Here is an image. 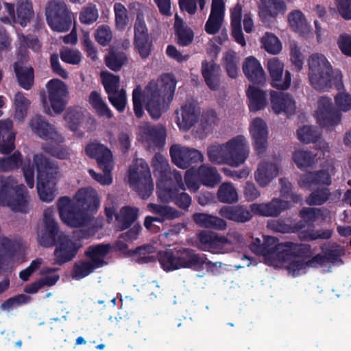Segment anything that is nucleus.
I'll return each mask as SVG.
<instances>
[{
	"mask_svg": "<svg viewBox=\"0 0 351 351\" xmlns=\"http://www.w3.org/2000/svg\"><path fill=\"white\" fill-rule=\"evenodd\" d=\"M177 81L171 73L161 75L160 82H149L143 90L141 85H137L132 91V104L135 116L141 119L144 114L143 102L145 109L152 119L158 120L162 112L169 107L172 101Z\"/></svg>",
	"mask_w": 351,
	"mask_h": 351,
	"instance_id": "1",
	"label": "nucleus"
},
{
	"mask_svg": "<svg viewBox=\"0 0 351 351\" xmlns=\"http://www.w3.org/2000/svg\"><path fill=\"white\" fill-rule=\"evenodd\" d=\"M57 207L61 220L68 226L78 228L86 225L88 223V187L79 189L73 198L60 197Z\"/></svg>",
	"mask_w": 351,
	"mask_h": 351,
	"instance_id": "2",
	"label": "nucleus"
},
{
	"mask_svg": "<svg viewBox=\"0 0 351 351\" xmlns=\"http://www.w3.org/2000/svg\"><path fill=\"white\" fill-rule=\"evenodd\" d=\"M308 68L309 81L315 90L326 91L332 85L339 90L343 88L341 72L332 70L330 63L324 55H311L308 59Z\"/></svg>",
	"mask_w": 351,
	"mask_h": 351,
	"instance_id": "3",
	"label": "nucleus"
},
{
	"mask_svg": "<svg viewBox=\"0 0 351 351\" xmlns=\"http://www.w3.org/2000/svg\"><path fill=\"white\" fill-rule=\"evenodd\" d=\"M34 162L37 171V191L43 202H52L56 196L55 180L59 173L58 166L43 154H35Z\"/></svg>",
	"mask_w": 351,
	"mask_h": 351,
	"instance_id": "4",
	"label": "nucleus"
},
{
	"mask_svg": "<svg viewBox=\"0 0 351 351\" xmlns=\"http://www.w3.org/2000/svg\"><path fill=\"white\" fill-rule=\"evenodd\" d=\"M0 206L14 212H28V192L23 184H17L12 176H0Z\"/></svg>",
	"mask_w": 351,
	"mask_h": 351,
	"instance_id": "5",
	"label": "nucleus"
},
{
	"mask_svg": "<svg viewBox=\"0 0 351 351\" xmlns=\"http://www.w3.org/2000/svg\"><path fill=\"white\" fill-rule=\"evenodd\" d=\"M47 23L51 29L65 32L72 25V14L63 0L50 1L45 9Z\"/></svg>",
	"mask_w": 351,
	"mask_h": 351,
	"instance_id": "6",
	"label": "nucleus"
},
{
	"mask_svg": "<svg viewBox=\"0 0 351 351\" xmlns=\"http://www.w3.org/2000/svg\"><path fill=\"white\" fill-rule=\"evenodd\" d=\"M128 180L138 195L143 199L149 197L154 191V183L148 165L141 161L140 167L130 168Z\"/></svg>",
	"mask_w": 351,
	"mask_h": 351,
	"instance_id": "7",
	"label": "nucleus"
},
{
	"mask_svg": "<svg viewBox=\"0 0 351 351\" xmlns=\"http://www.w3.org/2000/svg\"><path fill=\"white\" fill-rule=\"evenodd\" d=\"M54 263L58 265L72 261L76 256L81 244L73 241V239L64 232H60L58 242L54 245Z\"/></svg>",
	"mask_w": 351,
	"mask_h": 351,
	"instance_id": "8",
	"label": "nucleus"
},
{
	"mask_svg": "<svg viewBox=\"0 0 351 351\" xmlns=\"http://www.w3.org/2000/svg\"><path fill=\"white\" fill-rule=\"evenodd\" d=\"M318 108L317 119L322 128L330 130L341 122V113L334 107L331 99L322 97L318 100Z\"/></svg>",
	"mask_w": 351,
	"mask_h": 351,
	"instance_id": "9",
	"label": "nucleus"
},
{
	"mask_svg": "<svg viewBox=\"0 0 351 351\" xmlns=\"http://www.w3.org/2000/svg\"><path fill=\"white\" fill-rule=\"evenodd\" d=\"M227 150L229 165L239 167L243 164L249 155L247 141L243 135L232 138L224 143Z\"/></svg>",
	"mask_w": 351,
	"mask_h": 351,
	"instance_id": "10",
	"label": "nucleus"
},
{
	"mask_svg": "<svg viewBox=\"0 0 351 351\" xmlns=\"http://www.w3.org/2000/svg\"><path fill=\"white\" fill-rule=\"evenodd\" d=\"M172 162L178 167L187 169L190 166L195 165L204 159L201 152L193 148L181 147L173 145L169 150Z\"/></svg>",
	"mask_w": 351,
	"mask_h": 351,
	"instance_id": "11",
	"label": "nucleus"
},
{
	"mask_svg": "<svg viewBox=\"0 0 351 351\" xmlns=\"http://www.w3.org/2000/svg\"><path fill=\"white\" fill-rule=\"evenodd\" d=\"M46 87L50 106L54 113H62L67 104L68 88L66 84L59 79H52L47 82Z\"/></svg>",
	"mask_w": 351,
	"mask_h": 351,
	"instance_id": "12",
	"label": "nucleus"
},
{
	"mask_svg": "<svg viewBox=\"0 0 351 351\" xmlns=\"http://www.w3.org/2000/svg\"><path fill=\"white\" fill-rule=\"evenodd\" d=\"M267 69L271 77V85L278 90H287L291 85V74L286 71L283 76L284 64L277 58L268 60Z\"/></svg>",
	"mask_w": 351,
	"mask_h": 351,
	"instance_id": "13",
	"label": "nucleus"
},
{
	"mask_svg": "<svg viewBox=\"0 0 351 351\" xmlns=\"http://www.w3.org/2000/svg\"><path fill=\"white\" fill-rule=\"evenodd\" d=\"M278 261L286 263L291 258H308L313 255L311 246L292 241L281 242L278 247Z\"/></svg>",
	"mask_w": 351,
	"mask_h": 351,
	"instance_id": "14",
	"label": "nucleus"
},
{
	"mask_svg": "<svg viewBox=\"0 0 351 351\" xmlns=\"http://www.w3.org/2000/svg\"><path fill=\"white\" fill-rule=\"evenodd\" d=\"M60 228L58 222L55 220L52 212L45 210L44 212L43 230L38 242L45 247H51L58 242L60 235Z\"/></svg>",
	"mask_w": 351,
	"mask_h": 351,
	"instance_id": "15",
	"label": "nucleus"
},
{
	"mask_svg": "<svg viewBox=\"0 0 351 351\" xmlns=\"http://www.w3.org/2000/svg\"><path fill=\"white\" fill-rule=\"evenodd\" d=\"M29 126L34 134L43 140L63 141V137L58 134L54 126L41 115L33 116L29 121Z\"/></svg>",
	"mask_w": 351,
	"mask_h": 351,
	"instance_id": "16",
	"label": "nucleus"
},
{
	"mask_svg": "<svg viewBox=\"0 0 351 351\" xmlns=\"http://www.w3.org/2000/svg\"><path fill=\"white\" fill-rule=\"evenodd\" d=\"M177 258L180 268L197 269L206 265L208 267H215L217 263H213L207 259L205 255L195 253L194 250L182 248L177 251Z\"/></svg>",
	"mask_w": 351,
	"mask_h": 351,
	"instance_id": "17",
	"label": "nucleus"
},
{
	"mask_svg": "<svg viewBox=\"0 0 351 351\" xmlns=\"http://www.w3.org/2000/svg\"><path fill=\"white\" fill-rule=\"evenodd\" d=\"M89 157L96 160L98 167L102 171H113V155L106 146L100 143H89Z\"/></svg>",
	"mask_w": 351,
	"mask_h": 351,
	"instance_id": "18",
	"label": "nucleus"
},
{
	"mask_svg": "<svg viewBox=\"0 0 351 351\" xmlns=\"http://www.w3.org/2000/svg\"><path fill=\"white\" fill-rule=\"evenodd\" d=\"M254 147L257 154H263L267 145L268 130L265 121L259 117L254 118L250 125Z\"/></svg>",
	"mask_w": 351,
	"mask_h": 351,
	"instance_id": "19",
	"label": "nucleus"
},
{
	"mask_svg": "<svg viewBox=\"0 0 351 351\" xmlns=\"http://www.w3.org/2000/svg\"><path fill=\"white\" fill-rule=\"evenodd\" d=\"M270 101L272 110L276 114L283 112L287 114L292 115L295 112V102L289 93L271 90Z\"/></svg>",
	"mask_w": 351,
	"mask_h": 351,
	"instance_id": "20",
	"label": "nucleus"
},
{
	"mask_svg": "<svg viewBox=\"0 0 351 351\" xmlns=\"http://www.w3.org/2000/svg\"><path fill=\"white\" fill-rule=\"evenodd\" d=\"M243 71L247 80L254 84L263 85L266 75L260 62L254 56L247 57L243 64Z\"/></svg>",
	"mask_w": 351,
	"mask_h": 351,
	"instance_id": "21",
	"label": "nucleus"
},
{
	"mask_svg": "<svg viewBox=\"0 0 351 351\" xmlns=\"http://www.w3.org/2000/svg\"><path fill=\"white\" fill-rule=\"evenodd\" d=\"M220 66L214 61L202 62L201 73L205 84L211 90H217L220 87Z\"/></svg>",
	"mask_w": 351,
	"mask_h": 351,
	"instance_id": "22",
	"label": "nucleus"
},
{
	"mask_svg": "<svg viewBox=\"0 0 351 351\" xmlns=\"http://www.w3.org/2000/svg\"><path fill=\"white\" fill-rule=\"evenodd\" d=\"M219 213L222 217L237 223H243L252 218V212L243 205L222 206Z\"/></svg>",
	"mask_w": 351,
	"mask_h": 351,
	"instance_id": "23",
	"label": "nucleus"
},
{
	"mask_svg": "<svg viewBox=\"0 0 351 351\" xmlns=\"http://www.w3.org/2000/svg\"><path fill=\"white\" fill-rule=\"evenodd\" d=\"M157 193L159 198L165 202H171L184 210H188L191 204V196L185 192H180L178 189H165Z\"/></svg>",
	"mask_w": 351,
	"mask_h": 351,
	"instance_id": "24",
	"label": "nucleus"
},
{
	"mask_svg": "<svg viewBox=\"0 0 351 351\" xmlns=\"http://www.w3.org/2000/svg\"><path fill=\"white\" fill-rule=\"evenodd\" d=\"M12 128V121H0V153L3 154H9L15 149V133Z\"/></svg>",
	"mask_w": 351,
	"mask_h": 351,
	"instance_id": "25",
	"label": "nucleus"
},
{
	"mask_svg": "<svg viewBox=\"0 0 351 351\" xmlns=\"http://www.w3.org/2000/svg\"><path fill=\"white\" fill-rule=\"evenodd\" d=\"M289 202L278 198H274L268 203L253 204L250 206L251 211L265 217L278 216L287 206Z\"/></svg>",
	"mask_w": 351,
	"mask_h": 351,
	"instance_id": "26",
	"label": "nucleus"
},
{
	"mask_svg": "<svg viewBox=\"0 0 351 351\" xmlns=\"http://www.w3.org/2000/svg\"><path fill=\"white\" fill-rule=\"evenodd\" d=\"M147 208L158 217L147 216V224H149L150 221L162 223L166 219H174L180 216L178 210L167 206L149 203Z\"/></svg>",
	"mask_w": 351,
	"mask_h": 351,
	"instance_id": "27",
	"label": "nucleus"
},
{
	"mask_svg": "<svg viewBox=\"0 0 351 351\" xmlns=\"http://www.w3.org/2000/svg\"><path fill=\"white\" fill-rule=\"evenodd\" d=\"M14 71L19 85L25 90H29L34 84V72L32 66L24 65L23 60H19L14 64Z\"/></svg>",
	"mask_w": 351,
	"mask_h": 351,
	"instance_id": "28",
	"label": "nucleus"
},
{
	"mask_svg": "<svg viewBox=\"0 0 351 351\" xmlns=\"http://www.w3.org/2000/svg\"><path fill=\"white\" fill-rule=\"evenodd\" d=\"M200 109L196 105L189 103L181 107V120L178 117L180 128L188 130L199 120Z\"/></svg>",
	"mask_w": 351,
	"mask_h": 351,
	"instance_id": "29",
	"label": "nucleus"
},
{
	"mask_svg": "<svg viewBox=\"0 0 351 351\" xmlns=\"http://www.w3.org/2000/svg\"><path fill=\"white\" fill-rule=\"evenodd\" d=\"M299 182L306 188H310L313 185L329 186L331 184V177L327 170L322 169L302 175Z\"/></svg>",
	"mask_w": 351,
	"mask_h": 351,
	"instance_id": "30",
	"label": "nucleus"
},
{
	"mask_svg": "<svg viewBox=\"0 0 351 351\" xmlns=\"http://www.w3.org/2000/svg\"><path fill=\"white\" fill-rule=\"evenodd\" d=\"M175 36L177 44L181 47H188L192 44L194 39L193 29L184 23L183 20L177 14L174 22Z\"/></svg>",
	"mask_w": 351,
	"mask_h": 351,
	"instance_id": "31",
	"label": "nucleus"
},
{
	"mask_svg": "<svg viewBox=\"0 0 351 351\" xmlns=\"http://www.w3.org/2000/svg\"><path fill=\"white\" fill-rule=\"evenodd\" d=\"M278 173L277 165L270 162H263L258 165L255 172V180L260 186H267Z\"/></svg>",
	"mask_w": 351,
	"mask_h": 351,
	"instance_id": "32",
	"label": "nucleus"
},
{
	"mask_svg": "<svg viewBox=\"0 0 351 351\" xmlns=\"http://www.w3.org/2000/svg\"><path fill=\"white\" fill-rule=\"evenodd\" d=\"M246 95L249 100L250 112H256L264 109L267 105L266 92L253 86H249Z\"/></svg>",
	"mask_w": 351,
	"mask_h": 351,
	"instance_id": "33",
	"label": "nucleus"
},
{
	"mask_svg": "<svg viewBox=\"0 0 351 351\" xmlns=\"http://www.w3.org/2000/svg\"><path fill=\"white\" fill-rule=\"evenodd\" d=\"M192 219L197 226L202 228L223 230L227 226L224 219L206 213H195Z\"/></svg>",
	"mask_w": 351,
	"mask_h": 351,
	"instance_id": "34",
	"label": "nucleus"
},
{
	"mask_svg": "<svg viewBox=\"0 0 351 351\" xmlns=\"http://www.w3.org/2000/svg\"><path fill=\"white\" fill-rule=\"evenodd\" d=\"M138 208L125 206L121 208L120 213L116 215L117 230L123 231L130 228L138 217Z\"/></svg>",
	"mask_w": 351,
	"mask_h": 351,
	"instance_id": "35",
	"label": "nucleus"
},
{
	"mask_svg": "<svg viewBox=\"0 0 351 351\" xmlns=\"http://www.w3.org/2000/svg\"><path fill=\"white\" fill-rule=\"evenodd\" d=\"M152 166L154 175L162 181L171 180V171L167 158L159 153H156L152 158Z\"/></svg>",
	"mask_w": 351,
	"mask_h": 351,
	"instance_id": "36",
	"label": "nucleus"
},
{
	"mask_svg": "<svg viewBox=\"0 0 351 351\" xmlns=\"http://www.w3.org/2000/svg\"><path fill=\"white\" fill-rule=\"evenodd\" d=\"M16 12V23L23 27L34 17L32 3L29 0H17Z\"/></svg>",
	"mask_w": 351,
	"mask_h": 351,
	"instance_id": "37",
	"label": "nucleus"
},
{
	"mask_svg": "<svg viewBox=\"0 0 351 351\" xmlns=\"http://www.w3.org/2000/svg\"><path fill=\"white\" fill-rule=\"evenodd\" d=\"M89 104L98 117L107 119H111L113 117L114 115L112 110L97 91L94 90L90 93L89 95Z\"/></svg>",
	"mask_w": 351,
	"mask_h": 351,
	"instance_id": "38",
	"label": "nucleus"
},
{
	"mask_svg": "<svg viewBox=\"0 0 351 351\" xmlns=\"http://www.w3.org/2000/svg\"><path fill=\"white\" fill-rule=\"evenodd\" d=\"M198 178L204 186L214 187L220 182L221 177L215 167L202 165L197 169Z\"/></svg>",
	"mask_w": 351,
	"mask_h": 351,
	"instance_id": "39",
	"label": "nucleus"
},
{
	"mask_svg": "<svg viewBox=\"0 0 351 351\" xmlns=\"http://www.w3.org/2000/svg\"><path fill=\"white\" fill-rule=\"evenodd\" d=\"M262 4L261 16L275 18L280 13H285L287 10L285 3L282 0H260Z\"/></svg>",
	"mask_w": 351,
	"mask_h": 351,
	"instance_id": "40",
	"label": "nucleus"
},
{
	"mask_svg": "<svg viewBox=\"0 0 351 351\" xmlns=\"http://www.w3.org/2000/svg\"><path fill=\"white\" fill-rule=\"evenodd\" d=\"M226 147L223 144L209 145L207 148V156L210 162L215 165H228Z\"/></svg>",
	"mask_w": 351,
	"mask_h": 351,
	"instance_id": "41",
	"label": "nucleus"
},
{
	"mask_svg": "<svg viewBox=\"0 0 351 351\" xmlns=\"http://www.w3.org/2000/svg\"><path fill=\"white\" fill-rule=\"evenodd\" d=\"M144 135L147 141L155 147H161L165 143L167 134L164 128L147 126L144 130Z\"/></svg>",
	"mask_w": 351,
	"mask_h": 351,
	"instance_id": "42",
	"label": "nucleus"
},
{
	"mask_svg": "<svg viewBox=\"0 0 351 351\" xmlns=\"http://www.w3.org/2000/svg\"><path fill=\"white\" fill-rule=\"evenodd\" d=\"M157 259L161 267L165 271L180 269L177 258V251L176 253L171 251H160L158 253Z\"/></svg>",
	"mask_w": 351,
	"mask_h": 351,
	"instance_id": "43",
	"label": "nucleus"
},
{
	"mask_svg": "<svg viewBox=\"0 0 351 351\" xmlns=\"http://www.w3.org/2000/svg\"><path fill=\"white\" fill-rule=\"evenodd\" d=\"M102 84L105 91L109 95L118 93L120 84V77L108 71L101 73Z\"/></svg>",
	"mask_w": 351,
	"mask_h": 351,
	"instance_id": "44",
	"label": "nucleus"
},
{
	"mask_svg": "<svg viewBox=\"0 0 351 351\" xmlns=\"http://www.w3.org/2000/svg\"><path fill=\"white\" fill-rule=\"evenodd\" d=\"M29 105L30 101L25 97L23 93H16L14 96V118L20 121H23L27 116Z\"/></svg>",
	"mask_w": 351,
	"mask_h": 351,
	"instance_id": "45",
	"label": "nucleus"
},
{
	"mask_svg": "<svg viewBox=\"0 0 351 351\" xmlns=\"http://www.w3.org/2000/svg\"><path fill=\"white\" fill-rule=\"evenodd\" d=\"M217 199L220 202L232 204L237 202L238 194L231 183H223L218 189Z\"/></svg>",
	"mask_w": 351,
	"mask_h": 351,
	"instance_id": "46",
	"label": "nucleus"
},
{
	"mask_svg": "<svg viewBox=\"0 0 351 351\" xmlns=\"http://www.w3.org/2000/svg\"><path fill=\"white\" fill-rule=\"evenodd\" d=\"M298 138L304 143L317 142L320 137V132L315 126L304 125L297 130Z\"/></svg>",
	"mask_w": 351,
	"mask_h": 351,
	"instance_id": "47",
	"label": "nucleus"
},
{
	"mask_svg": "<svg viewBox=\"0 0 351 351\" xmlns=\"http://www.w3.org/2000/svg\"><path fill=\"white\" fill-rule=\"evenodd\" d=\"M272 237L267 236L264 238L263 243H261L260 239H256L249 245L250 250L256 255L267 256L271 255L274 252V247L268 245L270 241H274Z\"/></svg>",
	"mask_w": 351,
	"mask_h": 351,
	"instance_id": "48",
	"label": "nucleus"
},
{
	"mask_svg": "<svg viewBox=\"0 0 351 351\" xmlns=\"http://www.w3.org/2000/svg\"><path fill=\"white\" fill-rule=\"evenodd\" d=\"M322 250L326 263L339 265L343 263L341 257L344 255L345 250L340 246L336 245L335 247L322 248Z\"/></svg>",
	"mask_w": 351,
	"mask_h": 351,
	"instance_id": "49",
	"label": "nucleus"
},
{
	"mask_svg": "<svg viewBox=\"0 0 351 351\" xmlns=\"http://www.w3.org/2000/svg\"><path fill=\"white\" fill-rule=\"evenodd\" d=\"M223 64L228 75L235 79L238 75L239 60L234 51L226 52L223 58Z\"/></svg>",
	"mask_w": 351,
	"mask_h": 351,
	"instance_id": "50",
	"label": "nucleus"
},
{
	"mask_svg": "<svg viewBox=\"0 0 351 351\" xmlns=\"http://www.w3.org/2000/svg\"><path fill=\"white\" fill-rule=\"evenodd\" d=\"M315 158V155L310 151L298 150L293 154V160L300 169L311 167Z\"/></svg>",
	"mask_w": 351,
	"mask_h": 351,
	"instance_id": "51",
	"label": "nucleus"
},
{
	"mask_svg": "<svg viewBox=\"0 0 351 351\" xmlns=\"http://www.w3.org/2000/svg\"><path fill=\"white\" fill-rule=\"evenodd\" d=\"M22 163V156L20 152H15L11 156L0 158V171H8L17 169Z\"/></svg>",
	"mask_w": 351,
	"mask_h": 351,
	"instance_id": "52",
	"label": "nucleus"
},
{
	"mask_svg": "<svg viewBox=\"0 0 351 351\" xmlns=\"http://www.w3.org/2000/svg\"><path fill=\"white\" fill-rule=\"evenodd\" d=\"M261 42L266 51L271 54H278L282 50L280 40L271 33H266L261 38Z\"/></svg>",
	"mask_w": 351,
	"mask_h": 351,
	"instance_id": "53",
	"label": "nucleus"
},
{
	"mask_svg": "<svg viewBox=\"0 0 351 351\" xmlns=\"http://www.w3.org/2000/svg\"><path fill=\"white\" fill-rule=\"evenodd\" d=\"M114 11L117 28L120 30L124 29L129 21L128 10L121 3H115Z\"/></svg>",
	"mask_w": 351,
	"mask_h": 351,
	"instance_id": "54",
	"label": "nucleus"
},
{
	"mask_svg": "<svg viewBox=\"0 0 351 351\" xmlns=\"http://www.w3.org/2000/svg\"><path fill=\"white\" fill-rule=\"evenodd\" d=\"M0 249L3 252V255H1L3 258L5 256L10 259H12L15 257L19 250V245L16 241L11 240L8 237H0Z\"/></svg>",
	"mask_w": 351,
	"mask_h": 351,
	"instance_id": "55",
	"label": "nucleus"
},
{
	"mask_svg": "<svg viewBox=\"0 0 351 351\" xmlns=\"http://www.w3.org/2000/svg\"><path fill=\"white\" fill-rule=\"evenodd\" d=\"M288 21L291 28L295 32H302L306 27V19L300 10H294L289 13Z\"/></svg>",
	"mask_w": 351,
	"mask_h": 351,
	"instance_id": "56",
	"label": "nucleus"
},
{
	"mask_svg": "<svg viewBox=\"0 0 351 351\" xmlns=\"http://www.w3.org/2000/svg\"><path fill=\"white\" fill-rule=\"evenodd\" d=\"M82 119L83 113L79 107L69 109L64 116V119L72 131H76L78 129Z\"/></svg>",
	"mask_w": 351,
	"mask_h": 351,
	"instance_id": "57",
	"label": "nucleus"
},
{
	"mask_svg": "<svg viewBox=\"0 0 351 351\" xmlns=\"http://www.w3.org/2000/svg\"><path fill=\"white\" fill-rule=\"evenodd\" d=\"M134 45L142 59H147L153 49V43L149 36L134 39Z\"/></svg>",
	"mask_w": 351,
	"mask_h": 351,
	"instance_id": "58",
	"label": "nucleus"
},
{
	"mask_svg": "<svg viewBox=\"0 0 351 351\" xmlns=\"http://www.w3.org/2000/svg\"><path fill=\"white\" fill-rule=\"evenodd\" d=\"M113 247L114 250L121 252L122 254L131 257L134 256L135 253H141L146 250L149 251L153 249L151 245H143L136 247L134 250H129L126 242L119 239L114 243Z\"/></svg>",
	"mask_w": 351,
	"mask_h": 351,
	"instance_id": "59",
	"label": "nucleus"
},
{
	"mask_svg": "<svg viewBox=\"0 0 351 351\" xmlns=\"http://www.w3.org/2000/svg\"><path fill=\"white\" fill-rule=\"evenodd\" d=\"M330 195L328 189H317L310 194L306 199V203L310 206L322 205L328 199Z\"/></svg>",
	"mask_w": 351,
	"mask_h": 351,
	"instance_id": "60",
	"label": "nucleus"
},
{
	"mask_svg": "<svg viewBox=\"0 0 351 351\" xmlns=\"http://www.w3.org/2000/svg\"><path fill=\"white\" fill-rule=\"evenodd\" d=\"M126 58L121 53H110L105 58L106 66L114 71H119L123 66Z\"/></svg>",
	"mask_w": 351,
	"mask_h": 351,
	"instance_id": "61",
	"label": "nucleus"
},
{
	"mask_svg": "<svg viewBox=\"0 0 351 351\" xmlns=\"http://www.w3.org/2000/svg\"><path fill=\"white\" fill-rule=\"evenodd\" d=\"M42 150L58 159H66L69 155L68 150L59 145H54L51 143H45L42 146Z\"/></svg>",
	"mask_w": 351,
	"mask_h": 351,
	"instance_id": "62",
	"label": "nucleus"
},
{
	"mask_svg": "<svg viewBox=\"0 0 351 351\" xmlns=\"http://www.w3.org/2000/svg\"><path fill=\"white\" fill-rule=\"evenodd\" d=\"M322 208L304 207L300 211V217L307 223H313L322 215Z\"/></svg>",
	"mask_w": 351,
	"mask_h": 351,
	"instance_id": "63",
	"label": "nucleus"
},
{
	"mask_svg": "<svg viewBox=\"0 0 351 351\" xmlns=\"http://www.w3.org/2000/svg\"><path fill=\"white\" fill-rule=\"evenodd\" d=\"M184 182L190 191H197L199 189L201 184L198 178L197 170L195 171L193 168L186 170L184 175Z\"/></svg>",
	"mask_w": 351,
	"mask_h": 351,
	"instance_id": "64",
	"label": "nucleus"
}]
</instances>
